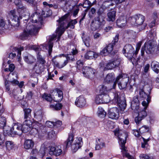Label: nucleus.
<instances>
[{
	"label": "nucleus",
	"instance_id": "nucleus-1",
	"mask_svg": "<svg viewBox=\"0 0 159 159\" xmlns=\"http://www.w3.org/2000/svg\"><path fill=\"white\" fill-rule=\"evenodd\" d=\"M66 18L65 16H64L59 18L57 21L59 23V27L57 28V32H58L59 39L61 37V36L64 33L66 29L70 27L71 29H74V25L77 23V21L76 19L71 20L68 23L67 25L65 27L64 25L66 24V21L65 20Z\"/></svg>",
	"mask_w": 159,
	"mask_h": 159
},
{
	"label": "nucleus",
	"instance_id": "nucleus-2",
	"mask_svg": "<svg viewBox=\"0 0 159 159\" xmlns=\"http://www.w3.org/2000/svg\"><path fill=\"white\" fill-rule=\"evenodd\" d=\"M38 31V28L36 27L33 24H28L21 34V37L22 39H26L28 36L36 35Z\"/></svg>",
	"mask_w": 159,
	"mask_h": 159
},
{
	"label": "nucleus",
	"instance_id": "nucleus-3",
	"mask_svg": "<svg viewBox=\"0 0 159 159\" xmlns=\"http://www.w3.org/2000/svg\"><path fill=\"white\" fill-rule=\"evenodd\" d=\"M118 136L120 140L119 142L121 148V152L123 155L128 152L125 146L128 134L126 133L121 130H119L118 133Z\"/></svg>",
	"mask_w": 159,
	"mask_h": 159
},
{
	"label": "nucleus",
	"instance_id": "nucleus-4",
	"mask_svg": "<svg viewBox=\"0 0 159 159\" xmlns=\"http://www.w3.org/2000/svg\"><path fill=\"white\" fill-rule=\"evenodd\" d=\"M123 77V76L122 74H120L116 77L112 84L113 89H115V88L117 83L120 89H123L126 88L128 81V79L127 78L124 79L121 82L119 81L120 80L122 79Z\"/></svg>",
	"mask_w": 159,
	"mask_h": 159
},
{
	"label": "nucleus",
	"instance_id": "nucleus-5",
	"mask_svg": "<svg viewBox=\"0 0 159 159\" xmlns=\"http://www.w3.org/2000/svg\"><path fill=\"white\" fill-rule=\"evenodd\" d=\"M11 77L12 79H10V82L8 81L5 82V86L7 91H9L10 90V82L12 84L18 85L20 88L22 87L23 85V82H21L20 83H19V81L17 80V75L16 73H12Z\"/></svg>",
	"mask_w": 159,
	"mask_h": 159
},
{
	"label": "nucleus",
	"instance_id": "nucleus-6",
	"mask_svg": "<svg viewBox=\"0 0 159 159\" xmlns=\"http://www.w3.org/2000/svg\"><path fill=\"white\" fill-rule=\"evenodd\" d=\"M145 20L144 16L140 14H137L130 17L129 20L132 25L138 26L142 25Z\"/></svg>",
	"mask_w": 159,
	"mask_h": 159
},
{
	"label": "nucleus",
	"instance_id": "nucleus-7",
	"mask_svg": "<svg viewBox=\"0 0 159 159\" xmlns=\"http://www.w3.org/2000/svg\"><path fill=\"white\" fill-rule=\"evenodd\" d=\"M104 20L99 17H95L91 24V29L93 31L100 29L102 27Z\"/></svg>",
	"mask_w": 159,
	"mask_h": 159
},
{
	"label": "nucleus",
	"instance_id": "nucleus-8",
	"mask_svg": "<svg viewBox=\"0 0 159 159\" xmlns=\"http://www.w3.org/2000/svg\"><path fill=\"white\" fill-rule=\"evenodd\" d=\"M21 125L20 124H15L10 130H7V133L9 136L13 137L15 134L20 135L22 133Z\"/></svg>",
	"mask_w": 159,
	"mask_h": 159
},
{
	"label": "nucleus",
	"instance_id": "nucleus-9",
	"mask_svg": "<svg viewBox=\"0 0 159 159\" xmlns=\"http://www.w3.org/2000/svg\"><path fill=\"white\" fill-rule=\"evenodd\" d=\"M134 48L130 44H126L124 47L123 50V53L125 54V56L129 58L132 57L134 58L136 57L135 55Z\"/></svg>",
	"mask_w": 159,
	"mask_h": 159
},
{
	"label": "nucleus",
	"instance_id": "nucleus-10",
	"mask_svg": "<svg viewBox=\"0 0 159 159\" xmlns=\"http://www.w3.org/2000/svg\"><path fill=\"white\" fill-rule=\"evenodd\" d=\"M114 102L118 104L120 108V112L121 113H124V110L125 109L126 104L125 101H121L119 97L118 94L117 93L115 94L113 100Z\"/></svg>",
	"mask_w": 159,
	"mask_h": 159
},
{
	"label": "nucleus",
	"instance_id": "nucleus-11",
	"mask_svg": "<svg viewBox=\"0 0 159 159\" xmlns=\"http://www.w3.org/2000/svg\"><path fill=\"white\" fill-rule=\"evenodd\" d=\"M156 46V43L153 40H150L144 44V50L148 54L154 52Z\"/></svg>",
	"mask_w": 159,
	"mask_h": 159
},
{
	"label": "nucleus",
	"instance_id": "nucleus-12",
	"mask_svg": "<svg viewBox=\"0 0 159 159\" xmlns=\"http://www.w3.org/2000/svg\"><path fill=\"white\" fill-rule=\"evenodd\" d=\"M83 74L84 76L87 78H92L95 76V70L91 67H84L82 70Z\"/></svg>",
	"mask_w": 159,
	"mask_h": 159
},
{
	"label": "nucleus",
	"instance_id": "nucleus-13",
	"mask_svg": "<svg viewBox=\"0 0 159 159\" xmlns=\"http://www.w3.org/2000/svg\"><path fill=\"white\" fill-rule=\"evenodd\" d=\"M109 117L114 120H117L120 116L119 110L116 107H113L110 108L108 114Z\"/></svg>",
	"mask_w": 159,
	"mask_h": 159
},
{
	"label": "nucleus",
	"instance_id": "nucleus-14",
	"mask_svg": "<svg viewBox=\"0 0 159 159\" xmlns=\"http://www.w3.org/2000/svg\"><path fill=\"white\" fill-rule=\"evenodd\" d=\"M62 151L60 146H51L49 148V153L51 155L59 156L62 154Z\"/></svg>",
	"mask_w": 159,
	"mask_h": 159
},
{
	"label": "nucleus",
	"instance_id": "nucleus-15",
	"mask_svg": "<svg viewBox=\"0 0 159 159\" xmlns=\"http://www.w3.org/2000/svg\"><path fill=\"white\" fill-rule=\"evenodd\" d=\"M120 62L119 58L113 61H110L105 65V69L107 70L112 69L119 66Z\"/></svg>",
	"mask_w": 159,
	"mask_h": 159
},
{
	"label": "nucleus",
	"instance_id": "nucleus-16",
	"mask_svg": "<svg viewBox=\"0 0 159 159\" xmlns=\"http://www.w3.org/2000/svg\"><path fill=\"white\" fill-rule=\"evenodd\" d=\"M83 143L82 138L81 137L77 138L71 146L72 152L74 153L75 152L81 147Z\"/></svg>",
	"mask_w": 159,
	"mask_h": 159
},
{
	"label": "nucleus",
	"instance_id": "nucleus-17",
	"mask_svg": "<svg viewBox=\"0 0 159 159\" xmlns=\"http://www.w3.org/2000/svg\"><path fill=\"white\" fill-rule=\"evenodd\" d=\"M43 115V112L41 110H35L34 112V118L36 120V124H38L39 125H41V123H39V122L41 121L42 119Z\"/></svg>",
	"mask_w": 159,
	"mask_h": 159
},
{
	"label": "nucleus",
	"instance_id": "nucleus-18",
	"mask_svg": "<svg viewBox=\"0 0 159 159\" xmlns=\"http://www.w3.org/2000/svg\"><path fill=\"white\" fill-rule=\"evenodd\" d=\"M52 94L53 96V100L54 101L59 102H60L63 98V92L62 91L57 90V91H53Z\"/></svg>",
	"mask_w": 159,
	"mask_h": 159
},
{
	"label": "nucleus",
	"instance_id": "nucleus-19",
	"mask_svg": "<svg viewBox=\"0 0 159 159\" xmlns=\"http://www.w3.org/2000/svg\"><path fill=\"white\" fill-rule=\"evenodd\" d=\"M31 18L32 22L38 23L39 25H41L42 23L43 17L41 15L35 12L31 15Z\"/></svg>",
	"mask_w": 159,
	"mask_h": 159
},
{
	"label": "nucleus",
	"instance_id": "nucleus-20",
	"mask_svg": "<svg viewBox=\"0 0 159 159\" xmlns=\"http://www.w3.org/2000/svg\"><path fill=\"white\" fill-rule=\"evenodd\" d=\"M146 110L143 109L138 113V116L136 117L135 121L137 124H139L140 122L147 116V113Z\"/></svg>",
	"mask_w": 159,
	"mask_h": 159
},
{
	"label": "nucleus",
	"instance_id": "nucleus-21",
	"mask_svg": "<svg viewBox=\"0 0 159 159\" xmlns=\"http://www.w3.org/2000/svg\"><path fill=\"white\" fill-rule=\"evenodd\" d=\"M126 18L125 16L120 17L116 20L117 25L119 28H123L126 26L127 24Z\"/></svg>",
	"mask_w": 159,
	"mask_h": 159
},
{
	"label": "nucleus",
	"instance_id": "nucleus-22",
	"mask_svg": "<svg viewBox=\"0 0 159 159\" xmlns=\"http://www.w3.org/2000/svg\"><path fill=\"white\" fill-rule=\"evenodd\" d=\"M78 52L76 49H73L71 52L72 54H67L65 56L66 58V60L65 61H67V64L68 61H73L75 60L74 56L77 54Z\"/></svg>",
	"mask_w": 159,
	"mask_h": 159
},
{
	"label": "nucleus",
	"instance_id": "nucleus-23",
	"mask_svg": "<svg viewBox=\"0 0 159 159\" xmlns=\"http://www.w3.org/2000/svg\"><path fill=\"white\" fill-rule=\"evenodd\" d=\"M139 102L138 96L134 97L131 102V106L132 109L133 110L137 111L139 108Z\"/></svg>",
	"mask_w": 159,
	"mask_h": 159
},
{
	"label": "nucleus",
	"instance_id": "nucleus-24",
	"mask_svg": "<svg viewBox=\"0 0 159 159\" xmlns=\"http://www.w3.org/2000/svg\"><path fill=\"white\" fill-rule=\"evenodd\" d=\"M86 104V101L84 97L80 96L76 98L75 104L79 107H84Z\"/></svg>",
	"mask_w": 159,
	"mask_h": 159
},
{
	"label": "nucleus",
	"instance_id": "nucleus-25",
	"mask_svg": "<svg viewBox=\"0 0 159 159\" xmlns=\"http://www.w3.org/2000/svg\"><path fill=\"white\" fill-rule=\"evenodd\" d=\"M57 29L56 30V35L53 34V35L50 38L49 41L48 43V52L49 54H50L51 52H52V48L53 46V43L52 42V41L54 40L56 37L57 35H58V40H59L60 38L59 39L58 38V32H57Z\"/></svg>",
	"mask_w": 159,
	"mask_h": 159
},
{
	"label": "nucleus",
	"instance_id": "nucleus-26",
	"mask_svg": "<svg viewBox=\"0 0 159 159\" xmlns=\"http://www.w3.org/2000/svg\"><path fill=\"white\" fill-rule=\"evenodd\" d=\"M24 58L25 61L29 64H33L36 60L34 57L30 54L25 56Z\"/></svg>",
	"mask_w": 159,
	"mask_h": 159
},
{
	"label": "nucleus",
	"instance_id": "nucleus-27",
	"mask_svg": "<svg viewBox=\"0 0 159 159\" xmlns=\"http://www.w3.org/2000/svg\"><path fill=\"white\" fill-rule=\"evenodd\" d=\"M114 74L113 73H111L108 74L106 77L104 79V81L107 83H111L115 79Z\"/></svg>",
	"mask_w": 159,
	"mask_h": 159
},
{
	"label": "nucleus",
	"instance_id": "nucleus-28",
	"mask_svg": "<svg viewBox=\"0 0 159 159\" xmlns=\"http://www.w3.org/2000/svg\"><path fill=\"white\" fill-rule=\"evenodd\" d=\"M34 143L31 139L26 140L24 143V148L26 149L32 148L34 146Z\"/></svg>",
	"mask_w": 159,
	"mask_h": 159
},
{
	"label": "nucleus",
	"instance_id": "nucleus-29",
	"mask_svg": "<svg viewBox=\"0 0 159 159\" xmlns=\"http://www.w3.org/2000/svg\"><path fill=\"white\" fill-rule=\"evenodd\" d=\"M116 12L115 11H111L107 14V20L109 21H114L115 20Z\"/></svg>",
	"mask_w": 159,
	"mask_h": 159
},
{
	"label": "nucleus",
	"instance_id": "nucleus-30",
	"mask_svg": "<svg viewBox=\"0 0 159 159\" xmlns=\"http://www.w3.org/2000/svg\"><path fill=\"white\" fill-rule=\"evenodd\" d=\"M98 56V54H96L94 52L90 51L87 52L85 56V57L86 59H91L93 58H96Z\"/></svg>",
	"mask_w": 159,
	"mask_h": 159
},
{
	"label": "nucleus",
	"instance_id": "nucleus-31",
	"mask_svg": "<svg viewBox=\"0 0 159 159\" xmlns=\"http://www.w3.org/2000/svg\"><path fill=\"white\" fill-rule=\"evenodd\" d=\"M45 65L39 64H36L34 67V70L37 74H39L43 72L45 68Z\"/></svg>",
	"mask_w": 159,
	"mask_h": 159
},
{
	"label": "nucleus",
	"instance_id": "nucleus-32",
	"mask_svg": "<svg viewBox=\"0 0 159 159\" xmlns=\"http://www.w3.org/2000/svg\"><path fill=\"white\" fill-rule=\"evenodd\" d=\"M40 127L39 129V134L41 136H44V135L47 134L48 128L46 126L39 125Z\"/></svg>",
	"mask_w": 159,
	"mask_h": 159
},
{
	"label": "nucleus",
	"instance_id": "nucleus-33",
	"mask_svg": "<svg viewBox=\"0 0 159 159\" xmlns=\"http://www.w3.org/2000/svg\"><path fill=\"white\" fill-rule=\"evenodd\" d=\"M151 67L157 74L159 72V63L155 61H153L151 64Z\"/></svg>",
	"mask_w": 159,
	"mask_h": 159
},
{
	"label": "nucleus",
	"instance_id": "nucleus-34",
	"mask_svg": "<svg viewBox=\"0 0 159 159\" xmlns=\"http://www.w3.org/2000/svg\"><path fill=\"white\" fill-rule=\"evenodd\" d=\"M74 135L73 134H70L67 140L64 143V145L66 146V148L70 146L74 140Z\"/></svg>",
	"mask_w": 159,
	"mask_h": 159
},
{
	"label": "nucleus",
	"instance_id": "nucleus-35",
	"mask_svg": "<svg viewBox=\"0 0 159 159\" xmlns=\"http://www.w3.org/2000/svg\"><path fill=\"white\" fill-rule=\"evenodd\" d=\"M105 147V143L101 140L100 139H98L96 140V143L95 147L96 150H99Z\"/></svg>",
	"mask_w": 159,
	"mask_h": 159
},
{
	"label": "nucleus",
	"instance_id": "nucleus-36",
	"mask_svg": "<svg viewBox=\"0 0 159 159\" xmlns=\"http://www.w3.org/2000/svg\"><path fill=\"white\" fill-rule=\"evenodd\" d=\"M16 6V8L18 13L20 12L24 8H25L26 7L22 4V3L20 2L17 0H16L14 2Z\"/></svg>",
	"mask_w": 159,
	"mask_h": 159
},
{
	"label": "nucleus",
	"instance_id": "nucleus-37",
	"mask_svg": "<svg viewBox=\"0 0 159 159\" xmlns=\"http://www.w3.org/2000/svg\"><path fill=\"white\" fill-rule=\"evenodd\" d=\"M139 93L140 98L144 99L147 98V101H148L150 100V98L149 95L146 94L142 89L140 90Z\"/></svg>",
	"mask_w": 159,
	"mask_h": 159
},
{
	"label": "nucleus",
	"instance_id": "nucleus-38",
	"mask_svg": "<svg viewBox=\"0 0 159 159\" xmlns=\"http://www.w3.org/2000/svg\"><path fill=\"white\" fill-rule=\"evenodd\" d=\"M82 38L85 45L87 47H89L90 45L89 41L90 39L89 37L88 36L85 35L83 34Z\"/></svg>",
	"mask_w": 159,
	"mask_h": 159
},
{
	"label": "nucleus",
	"instance_id": "nucleus-39",
	"mask_svg": "<svg viewBox=\"0 0 159 159\" xmlns=\"http://www.w3.org/2000/svg\"><path fill=\"white\" fill-rule=\"evenodd\" d=\"M24 119H30L31 116V110L29 108H25L24 109Z\"/></svg>",
	"mask_w": 159,
	"mask_h": 159
},
{
	"label": "nucleus",
	"instance_id": "nucleus-40",
	"mask_svg": "<svg viewBox=\"0 0 159 159\" xmlns=\"http://www.w3.org/2000/svg\"><path fill=\"white\" fill-rule=\"evenodd\" d=\"M98 116L100 117L103 118L106 115V112L101 107H99L97 111Z\"/></svg>",
	"mask_w": 159,
	"mask_h": 159
},
{
	"label": "nucleus",
	"instance_id": "nucleus-41",
	"mask_svg": "<svg viewBox=\"0 0 159 159\" xmlns=\"http://www.w3.org/2000/svg\"><path fill=\"white\" fill-rule=\"evenodd\" d=\"M37 59L38 63L37 64H41L44 65L46 61L43 58L42 56L38 53L37 55Z\"/></svg>",
	"mask_w": 159,
	"mask_h": 159
},
{
	"label": "nucleus",
	"instance_id": "nucleus-42",
	"mask_svg": "<svg viewBox=\"0 0 159 159\" xmlns=\"http://www.w3.org/2000/svg\"><path fill=\"white\" fill-rule=\"evenodd\" d=\"M94 4L93 3H91L89 0H86L83 4L82 6L84 8H87V9L88 10Z\"/></svg>",
	"mask_w": 159,
	"mask_h": 159
},
{
	"label": "nucleus",
	"instance_id": "nucleus-43",
	"mask_svg": "<svg viewBox=\"0 0 159 159\" xmlns=\"http://www.w3.org/2000/svg\"><path fill=\"white\" fill-rule=\"evenodd\" d=\"M101 94L102 98V100L103 103H108L110 100V98L109 95L107 93H103Z\"/></svg>",
	"mask_w": 159,
	"mask_h": 159
},
{
	"label": "nucleus",
	"instance_id": "nucleus-44",
	"mask_svg": "<svg viewBox=\"0 0 159 159\" xmlns=\"http://www.w3.org/2000/svg\"><path fill=\"white\" fill-rule=\"evenodd\" d=\"M6 120L5 117L0 116V128H3L6 125Z\"/></svg>",
	"mask_w": 159,
	"mask_h": 159
},
{
	"label": "nucleus",
	"instance_id": "nucleus-45",
	"mask_svg": "<svg viewBox=\"0 0 159 159\" xmlns=\"http://www.w3.org/2000/svg\"><path fill=\"white\" fill-rule=\"evenodd\" d=\"M6 147L8 150L12 149L14 147L13 143L11 141H7L5 143Z\"/></svg>",
	"mask_w": 159,
	"mask_h": 159
},
{
	"label": "nucleus",
	"instance_id": "nucleus-46",
	"mask_svg": "<svg viewBox=\"0 0 159 159\" xmlns=\"http://www.w3.org/2000/svg\"><path fill=\"white\" fill-rule=\"evenodd\" d=\"M18 13L19 14V16L20 17H21V16H24L29 14L28 11L26 7L25 8H24L23 9Z\"/></svg>",
	"mask_w": 159,
	"mask_h": 159
},
{
	"label": "nucleus",
	"instance_id": "nucleus-47",
	"mask_svg": "<svg viewBox=\"0 0 159 159\" xmlns=\"http://www.w3.org/2000/svg\"><path fill=\"white\" fill-rule=\"evenodd\" d=\"M53 62L54 63V65L56 66L58 68H61L65 66L67 64V61H64L63 64L62 65H60L55 60H53Z\"/></svg>",
	"mask_w": 159,
	"mask_h": 159
},
{
	"label": "nucleus",
	"instance_id": "nucleus-48",
	"mask_svg": "<svg viewBox=\"0 0 159 159\" xmlns=\"http://www.w3.org/2000/svg\"><path fill=\"white\" fill-rule=\"evenodd\" d=\"M14 94V97L16 100L18 101H20L23 99L24 96L21 93H19L17 92Z\"/></svg>",
	"mask_w": 159,
	"mask_h": 159
},
{
	"label": "nucleus",
	"instance_id": "nucleus-49",
	"mask_svg": "<svg viewBox=\"0 0 159 159\" xmlns=\"http://www.w3.org/2000/svg\"><path fill=\"white\" fill-rule=\"evenodd\" d=\"M62 107V105L60 103H57L56 105H54L52 104H51L50 107L56 110H58L61 109Z\"/></svg>",
	"mask_w": 159,
	"mask_h": 159
},
{
	"label": "nucleus",
	"instance_id": "nucleus-50",
	"mask_svg": "<svg viewBox=\"0 0 159 159\" xmlns=\"http://www.w3.org/2000/svg\"><path fill=\"white\" fill-rule=\"evenodd\" d=\"M102 98V96L101 94L97 96L95 99L96 103L98 104L103 103Z\"/></svg>",
	"mask_w": 159,
	"mask_h": 159
},
{
	"label": "nucleus",
	"instance_id": "nucleus-51",
	"mask_svg": "<svg viewBox=\"0 0 159 159\" xmlns=\"http://www.w3.org/2000/svg\"><path fill=\"white\" fill-rule=\"evenodd\" d=\"M43 98L45 99L47 101L51 102L52 100L51 95L50 94H48L44 93L43 96Z\"/></svg>",
	"mask_w": 159,
	"mask_h": 159
},
{
	"label": "nucleus",
	"instance_id": "nucleus-52",
	"mask_svg": "<svg viewBox=\"0 0 159 159\" xmlns=\"http://www.w3.org/2000/svg\"><path fill=\"white\" fill-rule=\"evenodd\" d=\"M100 92L101 94L107 93V87L103 85H101L99 86Z\"/></svg>",
	"mask_w": 159,
	"mask_h": 159
},
{
	"label": "nucleus",
	"instance_id": "nucleus-53",
	"mask_svg": "<svg viewBox=\"0 0 159 159\" xmlns=\"http://www.w3.org/2000/svg\"><path fill=\"white\" fill-rule=\"evenodd\" d=\"M47 135L49 138L51 139L55 138L56 136V134L53 130H51L48 133Z\"/></svg>",
	"mask_w": 159,
	"mask_h": 159
},
{
	"label": "nucleus",
	"instance_id": "nucleus-54",
	"mask_svg": "<svg viewBox=\"0 0 159 159\" xmlns=\"http://www.w3.org/2000/svg\"><path fill=\"white\" fill-rule=\"evenodd\" d=\"M21 125V128H22V132L23 133H26L28 131H29L30 129V127L24 124H23V125Z\"/></svg>",
	"mask_w": 159,
	"mask_h": 159
},
{
	"label": "nucleus",
	"instance_id": "nucleus-55",
	"mask_svg": "<svg viewBox=\"0 0 159 159\" xmlns=\"http://www.w3.org/2000/svg\"><path fill=\"white\" fill-rule=\"evenodd\" d=\"M9 14L12 16L15 20H19V16L16 14L15 10L11 11L10 12Z\"/></svg>",
	"mask_w": 159,
	"mask_h": 159
},
{
	"label": "nucleus",
	"instance_id": "nucleus-56",
	"mask_svg": "<svg viewBox=\"0 0 159 159\" xmlns=\"http://www.w3.org/2000/svg\"><path fill=\"white\" fill-rule=\"evenodd\" d=\"M148 127L146 125L142 126L139 129V131L141 134L147 132L148 131Z\"/></svg>",
	"mask_w": 159,
	"mask_h": 159
},
{
	"label": "nucleus",
	"instance_id": "nucleus-57",
	"mask_svg": "<svg viewBox=\"0 0 159 159\" xmlns=\"http://www.w3.org/2000/svg\"><path fill=\"white\" fill-rule=\"evenodd\" d=\"M30 132L31 134L34 136H35L37 135H39V129H37L35 128H33L31 129Z\"/></svg>",
	"mask_w": 159,
	"mask_h": 159
},
{
	"label": "nucleus",
	"instance_id": "nucleus-58",
	"mask_svg": "<svg viewBox=\"0 0 159 159\" xmlns=\"http://www.w3.org/2000/svg\"><path fill=\"white\" fill-rule=\"evenodd\" d=\"M114 46V45L113 44V43H111L109 44L108 46L106 47L108 52L110 53L112 52Z\"/></svg>",
	"mask_w": 159,
	"mask_h": 159
},
{
	"label": "nucleus",
	"instance_id": "nucleus-59",
	"mask_svg": "<svg viewBox=\"0 0 159 159\" xmlns=\"http://www.w3.org/2000/svg\"><path fill=\"white\" fill-rule=\"evenodd\" d=\"M6 21L2 17L0 18V27L5 28Z\"/></svg>",
	"mask_w": 159,
	"mask_h": 159
},
{
	"label": "nucleus",
	"instance_id": "nucleus-60",
	"mask_svg": "<svg viewBox=\"0 0 159 159\" xmlns=\"http://www.w3.org/2000/svg\"><path fill=\"white\" fill-rule=\"evenodd\" d=\"M142 41H140L137 43L136 46V50L135 52V55L138 53V51L140 49V48L142 45Z\"/></svg>",
	"mask_w": 159,
	"mask_h": 159
},
{
	"label": "nucleus",
	"instance_id": "nucleus-61",
	"mask_svg": "<svg viewBox=\"0 0 159 159\" xmlns=\"http://www.w3.org/2000/svg\"><path fill=\"white\" fill-rule=\"evenodd\" d=\"M39 154H41L42 157H43L45 154V149L44 147H41L39 150Z\"/></svg>",
	"mask_w": 159,
	"mask_h": 159
},
{
	"label": "nucleus",
	"instance_id": "nucleus-62",
	"mask_svg": "<svg viewBox=\"0 0 159 159\" xmlns=\"http://www.w3.org/2000/svg\"><path fill=\"white\" fill-rule=\"evenodd\" d=\"M140 159H151V158L148 155L145 154H141L139 156Z\"/></svg>",
	"mask_w": 159,
	"mask_h": 159
},
{
	"label": "nucleus",
	"instance_id": "nucleus-63",
	"mask_svg": "<svg viewBox=\"0 0 159 159\" xmlns=\"http://www.w3.org/2000/svg\"><path fill=\"white\" fill-rule=\"evenodd\" d=\"M88 11V9L85 10L82 13L81 17V19L80 20V23L81 21L83 20L85 18L86 15Z\"/></svg>",
	"mask_w": 159,
	"mask_h": 159
},
{
	"label": "nucleus",
	"instance_id": "nucleus-64",
	"mask_svg": "<svg viewBox=\"0 0 159 159\" xmlns=\"http://www.w3.org/2000/svg\"><path fill=\"white\" fill-rule=\"evenodd\" d=\"M5 141L4 135L2 133H0V146L3 144Z\"/></svg>",
	"mask_w": 159,
	"mask_h": 159
}]
</instances>
